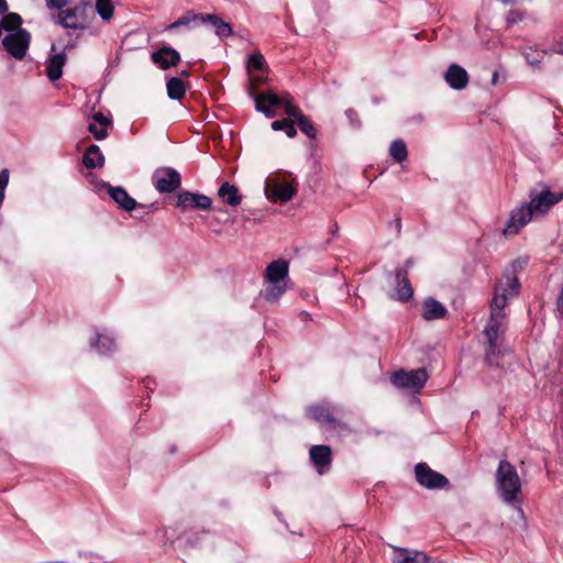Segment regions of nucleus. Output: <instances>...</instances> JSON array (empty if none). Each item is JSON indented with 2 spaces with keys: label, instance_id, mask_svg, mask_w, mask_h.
Returning <instances> with one entry per match:
<instances>
[{
  "label": "nucleus",
  "instance_id": "f257e3e1",
  "mask_svg": "<svg viewBox=\"0 0 563 563\" xmlns=\"http://www.w3.org/2000/svg\"><path fill=\"white\" fill-rule=\"evenodd\" d=\"M520 284L512 274L504 275L497 283L490 305V318L484 330L487 340V358L493 363V357L501 353L503 334L506 330V313L504 308L508 301L519 294Z\"/></svg>",
  "mask_w": 563,
  "mask_h": 563
},
{
  "label": "nucleus",
  "instance_id": "f03ea898",
  "mask_svg": "<svg viewBox=\"0 0 563 563\" xmlns=\"http://www.w3.org/2000/svg\"><path fill=\"white\" fill-rule=\"evenodd\" d=\"M496 487L500 498L508 505L520 503L521 479L515 466L501 460L496 471Z\"/></svg>",
  "mask_w": 563,
  "mask_h": 563
},
{
  "label": "nucleus",
  "instance_id": "7ed1b4c3",
  "mask_svg": "<svg viewBox=\"0 0 563 563\" xmlns=\"http://www.w3.org/2000/svg\"><path fill=\"white\" fill-rule=\"evenodd\" d=\"M264 191L272 202H288L297 194L296 178L286 173L273 174L266 178Z\"/></svg>",
  "mask_w": 563,
  "mask_h": 563
},
{
  "label": "nucleus",
  "instance_id": "20e7f679",
  "mask_svg": "<svg viewBox=\"0 0 563 563\" xmlns=\"http://www.w3.org/2000/svg\"><path fill=\"white\" fill-rule=\"evenodd\" d=\"M255 109L267 118L277 115L276 108L283 107L287 114V104H295L292 97L288 92L276 95L271 91L261 92L254 96Z\"/></svg>",
  "mask_w": 563,
  "mask_h": 563
},
{
  "label": "nucleus",
  "instance_id": "39448f33",
  "mask_svg": "<svg viewBox=\"0 0 563 563\" xmlns=\"http://www.w3.org/2000/svg\"><path fill=\"white\" fill-rule=\"evenodd\" d=\"M428 373L423 368L409 372L399 371L391 376V383L398 387L418 393L428 380Z\"/></svg>",
  "mask_w": 563,
  "mask_h": 563
},
{
  "label": "nucleus",
  "instance_id": "423d86ee",
  "mask_svg": "<svg viewBox=\"0 0 563 563\" xmlns=\"http://www.w3.org/2000/svg\"><path fill=\"white\" fill-rule=\"evenodd\" d=\"M155 189L161 194L173 192L180 187V174L172 167H159L152 176Z\"/></svg>",
  "mask_w": 563,
  "mask_h": 563
},
{
  "label": "nucleus",
  "instance_id": "0eeeda50",
  "mask_svg": "<svg viewBox=\"0 0 563 563\" xmlns=\"http://www.w3.org/2000/svg\"><path fill=\"white\" fill-rule=\"evenodd\" d=\"M31 34L23 29L9 33L2 40L5 51L14 58L22 59L30 46Z\"/></svg>",
  "mask_w": 563,
  "mask_h": 563
},
{
  "label": "nucleus",
  "instance_id": "6e6552de",
  "mask_svg": "<svg viewBox=\"0 0 563 563\" xmlns=\"http://www.w3.org/2000/svg\"><path fill=\"white\" fill-rule=\"evenodd\" d=\"M417 482L429 489L443 488L448 485V478L431 470L426 463H419L415 467Z\"/></svg>",
  "mask_w": 563,
  "mask_h": 563
},
{
  "label": "nucleus",
  "instance_id": "1a4fd4ad",
  "mask_svg": "<svg viewBox=\"0 0 563 563\" xmlns=\"http://www.w3.org/2000/svg\"><path fill=\"white\" fill-rule=\"evenodd\" d=\"M563 200V192H552L543 190L539 195L531 198L528 206L532 214H544L552 206Z\"/></svg>",
  "mask_w": 563,
  "mask_h": 563
},
{
  "label": "nucleus",
  "instance_id": "9d476101",
  "mask_svg": "<svg viewBox=\"0 0 563 563\" xmlns=\"http://www.w3.org/2000/svg\"><path fill=\"white\" fill-rule=\"evenodd\" d=\"M211 205L212 200L208 196L190 191L179 192L176 202V207L181 211H186L188 209L208 210Z\"/></svg>",
  "mask_w": 563,
  "mask_h": 563
},
{
  "label": "nucleus",
  "instance_id": "9b49d317",
  "mask_svg": "<svg viewBox=\"0 0 563 563\" xmlns=\"http://www.w3.org/2000/svg\"><path fill=\"white\" fill-rule=\"evenodd\" d=\"M531 210L525 205L519 206L510 212L507 224L504 229L505 236L516 235L532 218Z\"/></svg>",
  "mask_w": 563,
  "mask_h": 563
},
{
  "label": "nucleus",
  "instance_id": "f8f14e48",
  "mask_svg": "<svg viewBox=\"0 0 563 563\" xmlns=\"http://www.w3.org/2000/svg\"><path fill=\"white\" fill-rule=\"evenodd\" d=\"M89 4L87 2H82L80 5L65 9V10H58L57 13L52 14V20L56 23L62 25L65 29H79L82 27L79 12L80 9L87 8Z\"/></svg>",
  "mask_w": 563,
  "mask_h": 563
},
{
  "label": "nucleus",
  "instance_id": "ddd939ff",
  "mask_svg": "<svg viewBox=\"0 0 563 563\" xmlns=\"http://www.w3.org/2000/svg\"><path fill=\"white\" fill-rule=\"evenodd\" d=\"M390 563H430L429 556L420 551L393 548Z\"/></svg>",
  "mask_w": 563,
  "mask_h": 563
},
{
  "label": "nucleus",
  "instance_id": "4468645a",
  "mask_svg": "<svg viewBox=\"0 0 563 563\" xmlns=\"http://www.w3.org/2000/svg\"><path fill=\"white\" fill-rule=\"evenodd\" d=\"M331 449L328 445H312L309 456L319 474H324L331 464Z\"/></svg>",
  "mask_w": 563,
  "mask_h": 563
},
{
  "label": "nucleus",
  "instance_id": "2eb2a0df",
  "mask_svg": "<svg viewBox=\"0 0 563 563\" xmlns=\"http://www.w3.org/2000/svg\"><path fill=\"white\" fill-rule=\"evenodd\" d=\"M287 115L294 119L295 123H297L301 132L305 133L309 139H316V128L310 122V120L302 113L298 106L288 103Z\"/></svg>",
  "mask_w": 563,
  "mask_h": 563
},
{
  "label": "nucleus",
  "instance_id": "dca6fc26",
  "mask_svg": "<svg viewBox=\"0 0 563 563\" xmlns=\"http://www.w3.org/2000/svg\"><path fill=\"white\" fill-rule=\"evenodd\" d=\"M56 49L55 44L52 45V55L46 60V75L49 80H58L63 76V68L66 63L65 53H54Z\"/></svg>",
  "mask_w": 563,
  "mask_h": 563
},
{
  "label": "nucleus",
  "instance_id": "f3484780",
  "mask_svg": "<svg viewBox=\"0 0 563 563\" xmlns=\"http://www.w3.org/2000/svg\"><path fill=\"white\" fill-rule=\"evenodd\" d=\"M444 78L448 85L455 90H461L468 84L467 71L456 64H452L448 68Z\"/></svg>",
  "mask_w": 563,
  "mask_h": 563
},
{
  "label": "nucleus",
  "instance_id": "a211bd4d",
  "mask_svg": "<svg viewBox=\"0 0 563 563\" xmlns=\"http://www.w3.org/2000/svg\"><path fill=\"white\" fill-rule=\"evenodd\" d=\"M152 60L159 65L161 68L167 69L180 62V55L176 49L164 46L152 54Z\"/></svg>",
  "mask_w": 563,
  "mask_h": 563
},
{
  "label": "nucleus",
  "instance_id": "6ab92c4d",
  "mask_svg": "<svg viewBox=\"0 0 563 563\" xmlns=\"http://www.w3.org/2000/svg\"><path fill=\"white\" fill-rule=\"evenodd\" d=\"M111 125V118L102 112H96L92 115V122L89 123L88 130L97 140H103L108 134V128Z\"/></svg>",
  "mask_w": 563,
  "mask_h": 563
},
{
  "label": "nucleus",
  "instance_id": "aec40b11",
  "mask_svg": "<svg viewBox=\"0 0 563 563\" xmlns=\"http://www.w3.org/2000/svg\"><path fill=\"white\" fill-rule=\"evenodd\" d=\"M413 290L408 280L407 272H396V287L393 297L400 301H407L412 297Z\"/></svg>",
  "mask_w": 563,
  "mask_h": 563
},
{
  "label": "nucleus",
  "instance_id": "412c9836",
  "mask_svg": "<svg viewBox=\"0 0 563 563\" xmlns=\"http://www.w3.org/2000/svg\"><path fill=\"white\" fill-rule=\"evenodd\" d=\"M448 313L446 308L434 298H427L422 306V318L427 321L443 319Z\"/></svg>",
  "mask_w": 563,
  "mask_h": 563
},
{
  "label": "nucleus",
  "instance_id": "4be33fe9",
  "mask_svg": "<svg viewBox=\"0 0 563 563\" xmlns=\"http://www.w3.org/2000/svg\"><path fill=\"white\" fill-rule=\"evenodd\" d=\"M308 415L311 419L322 423L327 424L331 428H336V426H340L341 423L336 421V419L331 415L330 410L325 406L316 405L311 406L308 409Z\"/></svg>",
  "mask_w": 563,
  "mask_h": 563
},
{
  "label": "nucleus",
  "instance_id": "5701e85b",
  "mask_svg": "<svg viewBox=\"0 0 563 563\" xmlns=\"http://www.w3.org/2000/svg\"><path fill=\"white\" fill-rule=\"evenodd\" d=\"M108 194L110 197L123 209L131 211L136 207V201L129 196L122 187H113L107 185Z\"/></svg>",
  "mask_w": 563,
  "mask_h": 563
},
{
  "label": "nucleus",
  "instance_id": "b1692460",
  "mask_svg": "<svg viewBox=\"0 0 563 563\" xmlns=\"http://www.w3.org/2000/svg\"><path fill=\"white\" fill-rule=\"evenodd\" d=\"M288 276V263L286 261H274L265 271V279L286 282Z\"/></svg>",
  "mask_w": 563,
  "mask_h": 563
},
{
  "label": "nucleus",
  "instance_id": "393cba45",
  "mask_svg": "<svg viewBox=\"0 0 563 563\" xmlns=\"http://www.w3.org/2000/svg\"><path fill=\"white\" fill-rule=\"evenodd\" d=\"M286 291V282L265 279L263 297L269 302L277 301Z\"/></svg>",
  "mask_w": 563,
  "mask_h": 563
},
{
  "label": "nucleus",
  "instance_id": "a878e982",
  "mask_svg": "<svg viewBox=\"0 0 563 563\" xmlns=\"http://www.w3.org/2000/svg\"><path fill=\"white\" fill-rule=\"evenodd\" d=\"M219 197L232 207H236L242 201V196L239 194L236 186L224 183L218 190Z\"/></svg>",
  "mask_w": 563,
  "mask_h": 563
},
{
  "label": "nucleus",
  "instance_id": "bb28decb",
  "mask_svg": "<svg viewBox=\"0 0 563 563\" xmlns=\"http://www.w3.org/2000/svg\"><path fill=\"white\" fill-rule=\"evenodd\" d=\"M211 23L214 27L216 34L220 37H229L232 34V27L229 23L224 22L216 14H205L201 18V23Z\"/></svg>",
  "mask_w": 563,
  "mask_h": 563
},
{
  "label": "nucleus",
  "instance_id": "cd10ccee",
  "mask_svg": "<svg viewBox=\"0 0 563 563\" xmlns=\"http://www.w3.org/2000/svg\"><path fill=\"white\" fill-rule=\"evenodd\" d=\"M82 162L87 168L101 167L104 163V157L100 152L99 146L90 145L84 154Z\"/></svg>",
  "mask_w": 563,
  "mask_h": 563
},
{
  "label": "nucleus",
  "instance_id": "c85d7f7f",
  "mask_svg": "<svg viewBox=\"0 0 563 563\" xmlns=\"http://www.w3.org/2000/svg\"><path fill=\"white\" fill-rule=\"evenodd\" d=\"M185 85L181 79L173 77L167 81V95L170 99L179 100L185 95Z\"/></svg>",
  "mask_w": 563,
  "mask_h": 563
},
{
  "label": "nucleus",
  "instance_id": "c756f323",
  "mask_svg": "<svg viewBox=\"0 0 563 563\" xmlns=\"http://www.w3.org/2000/svg\"><path fill=\"white\" fill-rule=\"evenodd\" d=\"M272 129L274 131H284L289 139H292L297 135V130L295 128V121L292 118H289V117H288V119H282V120L274 121L272 123Z\"/></svg>",
  "mask_w": 563,
  "mask_h": 563
},
{
  "label": "nucleus",
  "instance_id": "7c9ffc66",
  "mask_svg": "<svg viewBox=\"0 0 563 563\" xmlns=\"http://www.w3.org/2000/svg\"><path fill=\"white\" fill-rule=\"evenodd\" d=\"M389 155L397 162L402 163L408 157L406 143L402 140H395L389 147Z\"/></svg>",
  "mask_w": 563,
  "mask_h": 563
},
{
  "label": "nucleus",
  "instance_id": "2f4dec72",
  "mask_svg": "<svg viewBox=\"0 0 563 563\" xmlns=\"http://www.w3.org/2000/svg\"><path fill=\"white\" fill-rule=\"evenodd\" d=\"M203 15L205 14H196L194 12H188L185 15H183L181 18H179L178 20H176L175 22H173L172 24H169L166 27V30L172 31L179 26H190L194 23L201 22V18Z\"/></svg>",
  "mask_w": 563,
  "mask_h": 563
},
{
  "label": "nucleus",
  "instance_id": "473e14b6",
  "mask_svg": "<svg viewBox=\"0 0 563 563\" xmlns=\"http://www.w3.org/2000/svg\"><path fill=\"white\" fill-rule=\"evenodd\" d=\"M96 1V11L99 16L108 22L113 16L114 7L111 0H95Z\"/></svg>",
  "mask_w": 563,
  "mask_h": 563
},
{
  "label": "nucleus",
  "instance_id": "72a5a7b5",
  "mask_svg": "<svg viewBox=\"0 0 563 563\" xmlns=\"http://www.w3.org/2000/svg\"><path fill=\"white\" fill-rule=\"evenodd\" d=\"M266 60L260 52H254L250 55L246 63V68L249 73H253L255 70L263 71L266 69Z\"/></svg>",
  "mask_w": 563,
  "mask_h": 563
},
{
  "label": "nucleus",
  "instance_id": "f704fd0d",
  "mask_svg": "<svg viewBox=\"0 0 563 563\" xmlns=\"http://www.w3.org/2000/svg\"><path fill=\"white\" fill-rule=\"evenodd\" d=\"M0 24H1V27H3L4 30H7L9 32H11V31L15 32L21 29L20 26L22 24V18L20 14L11 12L3 16Z\"/></svg>",
  "mask_w": 563,
  "mask_h": 563
},
{
  "label": "nucleus",
  "instance_id": "c9c22d12",
  "mask_svg": "<svg viewBox=\"0 0 563 563\" xmlns=\"http://www.w3.org/2000/svg\"><path fill=\"white\" fill-rule=\"evenodd\" d=\"M91 346L96 347L100 353L108 352L114 345L113 340L106 334H97L95 339L90 341Z\"/></svg>",
  "mask_w": 563,
  "mask_h": 563
},
{
  "label": "nucleus",
  "instance_id": "e433bc0d",
  "mask_svg": "<svg viewBox=\"0 0 563 563\" xmlns=\"http://www.w3.org/2000/svg\"><path fill=\"white\" fill-rule=\"evenodd\" d=\"M523 56L527 63H529L530 65H538L543 60L545 52L536 48H529L523 53Z\"/></svg>",
  "mask_w": 563,
  "mask_h": 563
},
{
  "label": "nucleus",
  "instance_id": "4c0bfd02",
  "mask_svg": "<svg viewBox=\"0 0 563 563\" xmlns=\"http://www.w3.org/2000/svg\"><path fill=\"white\" fill-rule=\"evenodd\" d=\"M69 3V0H45L48 10L58 11L64 9Z\"/></svg>",
  "mask_w": 563,
  "mask_h": 563
},
{
  "label": "nucleus",
  "instance_id": "58836bf2",
  "mask_svg": "<svg viewBox=\"0 0 563 563\" xmlns=\"http://www.w3.org/2000/svg\"><path fill=\"white\" fill-rule=\"evenodd\" d=\"M523 19V12L520 10H511L507 15L508 25H512Z\"/></svg>",
  "mask_w": 563,
  "mask_h": 563
},
{
  "label": "nucleus",
  "instance_id": "ea45409f",
  "mask_svg": "<svg viewBox=\"0 0 563 563\" xmlns=\"http://www.w3.org/2000/svg\"><path fill=\"white\" fill-rule=\"evenodd\" d=\"M250 80L252 81V84L254 85H260L262 81H263V78L260 77V76H255L253 75L252 73H250Z\"/></svg>",
  "mask_w": 563,
  "mask_h": 563
},
{
  "label": "nucleus",
  "instance_id": "a19ab883",
  "mask_svg": "<svg viewBox=\"0 0 563 563\" xmlns=\"http://www.w3.org/2000/svg\"><path fill=\"white\" fill-rule=\"evenodd\" d=\"M8 10V3L5 0H0V14L5 13Z\"/></svg>",
  "mask_w": 563,
  "mask_h": 563
},
{
  "label": "nucleus",
  "instance_id": "79ce46f5",
  "mask_svg": "<svg viewBox=\"0 0 563 563\" xmlns=\"http://www.w3.org/2000/svg\"><path fill=\"white\" fill-rule=\"evenodd\" d=\"M397 227L400 228V220H397Z\"/></svg>",
  "mask_w": 563,
  "mask_h": 563
}]
</instances>
